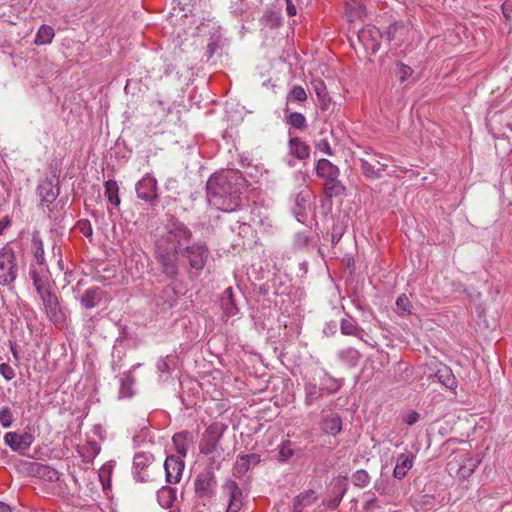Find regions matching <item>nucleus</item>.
<instances>
[{"instance_id": "a211bd4d", "label": "nucleus", "mask_w": 512, "mask_h": 512, "mask_svg": "<svg viewBox=\"0 0 512 512\" xmlns=\"http://www.w3.org/2000/svg\"><path fill=\"white\" fill-rule=\"evenodd\" d=\"M319 426L323 433L336 436L342 431V419L336 413L323 415Z\"/></svg>"}, {"instance_id": "423d86ee", "label": "nucleus", "mask_w": 512, "mask_h": 512, "mask_svg": "<svg viewBox=\"0 0 512 512\" xmlns=\"http://www.w3.org/2000/svg\"><path fill=\"white\" fill-rule=\"evenodd\" d=\"M180 252L167 249L163 244L156 245V256L162 272L171 279H176L179 272L178 256Z\"/></svg>"}, {"instance_id": "a878e982", "label": "nucleus", "mask_w": 512, "mask_h": 512, "mask_svg": "<svg viewBox=\"0 0 512 512\" xmlns=\"http://www.w3.org/2000/svg\"><path fill=\"white\" fill-rule=\"evenodd\" d=\"M102 298V290L99 287L87 289L79 298L81 305L86 309H92L98 305Z\"/></svg>"}, {"instance_id": "ddd939ff", "label": "nucleus", "mask_w": 512, "mask_h": 512, "mask_svg": "<svg viewBox=\"0 0 512 512\" xmlns=\"http://www.w3.org/2000/svg\"><path fill=\"white\" fill-rule=\"evenodd\" d=\"M42 300L45 312L47 316L53 321L55 324L62 323L64 321V315L59 306L58 298L51 291L46 292L45 294L39 295Z\"/></svg>"}, {"instance_id": "393cba45", "label": "nucleus", "mask_w": 512, "mask_h": 512, "mask_svg": "<svg viewBox=\"0 0 512 512\" xmlns=\"http://www.w3.org/2000/svg\"><path fill=\"white\" fill-rule=\"evenodd\" d=\"M435 377L438 381L450 390L457 388V381L452 370L446 365H440L435 372Z\"/></svg>"}, {"instance_id": "4be33fe9", "label": "nucleus", "mask_w": 512, "mask_h": 512, "mask_svg": "<svg viewBox=\"0 0 512 512\" xmlns=\"http://www.w3.org/2000/svg\"><path fill=\"white\" fill-rule=\"evenodd\" d=\"M220 304L227 317H233L238 314L239 308L234 299L232 287H228L224 290L220 298Z\"/></svg>"}, {"instance_id": "f704fd0d", "label": "nucleus", "mask_w": 512, "mask_h": 512, "mask_svg": "<svg viewBox=\"0 0 512 512\" xmlns=\"http://www.w3.org/2000/svg\"><path fill=\"white\" fill-rule=\"evenodd\" d=\"M119 187L115 180H108L105 182V195L108 201L114 205L119 206L120 198H119Z\"/></svg>"}, {"instance_id": "052dcab7", "label": "nucleus", "mask_w": 512, "mask_h": 512, "mask_svg": "<svg viewBox=\"0 0 512 512\" xmlns=\"http://www.w3.org/2000/svg\"><path fill=\"white\" fill-rule=\"evenodd\" d=\"M13 355L15 358H17V352L15 350H13Z\"/></svg>"}, {"instance_id": "bb28decb", "label": "nucleus", "mask_w": 512, "mask_h": 512, "mask_svg": "<svg viewBox=\"0 0 512 512\" xmlns=\"http://www.w3.org/2000/svg\"><path fill=\"white\" fill-rule=\"evenodd\" d=\"M306 406H311L316 400L320 399L326 392L322 390V385L318 386L314 381H308L304 385Z\"/></svg>"}, {"instance_id": "603ef678", "label": "nucleus", "mask_w": 512, "mask_h": 512, "mask_svg": "<svg viewBox=\"0 0 512 512\" xmlns=\"http://www.w3.org/2000/svg\"><path fill=\"white\" fill-rule=\"evenodd\" d=\"M419 418V413H417L416 411H410L405 415L404 422L408 425H413L419 420Z\"/></svg>"}, {"instance_id": "5701e85b", "label": "nucleus", "mask_w": 512, "mask_h": 512, "mask_svg": "<svg viewBox=\"0 0 512 512\" xmlns=\"http://www.w3.org/2000/svg\"><path fill=\"white\" fill-rule=\"evenodd\" d=\"M315 171L316 175L323 180L340 175L339 168L325 158L319 159L317 161Z\"/></svg>"}, {"instance_id": "ea45409f", "label": "nucleus", "mask_w": 512, "mask_h": 512, "mask_svg": "<svg viewBox=\"0 0 512 512\" xmlns=\"http://www.w3.org/2000/svg\"><path fill=\"white\" fill-rule=\"evenodd\" d=\"M14 421V414L10 407L5 406L0 409V424L3 428H9Z\"/></svg>"}, {"instance_id": "7ed1b4c3", "label": "nucleus", "mask_w": 512, "mask_h": 512, "mask_svg": "<svg viewBox=\"0 0 512 512\" xmlns=\"http://www.w3.org/2000/svg\"><path fill=\"white\" fill-rule=\"evenodd\" d=\"M153 454L149 452H138L133 458V476L138 482L154 481L160 473V468L154 463Z\"/></svg>"}, {"instance_id": "39448f33", "label": "nucleus", "mask_w": 512, "mask_h": 512, "mask_svg": "<svg viewBox=\"0 0 512 512\" xmlns=\"http://www.w3.org/2000/svg\"><path fill=\"white\" fill-rule=\"evenodd\" d=\"M180 256L188 261L191 269L201 271L208 260L209 249L205 243L197 242L181 249Z\"/></svg>"}, {"instance_id": "6ab92c4d", "label": "nucleus", "mask_w": 512, "mask_h": 512, "mask_svg": "<svg viewBox=\"0 0 512 512\" xmlns=\"http://www.w3.org/2000/svg\"><path fill=\"white\" fill-rule=\"evenodd\" d=\"M260 462V455L256 453L239 455L234 464L233 473L236 477L246 474L251 466Z\"/></svg>"}, {"instance_id": "4468645a", "label": "nucleus", "mask_w": 512, "mask_h": 512, "mask_svg": "<svg viewBox=\"0 0 512 512\" xmlns=\"http://www.w3.org/2000/svg\"><path fill=\"white\" fill-rule=\"evenodd\" d=\"M30 276L38 295L51 291L48 267H36L34 264H31Z\"/></svg>"}, {"instance_id": "3c124183", "label": "nucleus", "mask_w": 512, "mask_h": 512, "mask_svg": "<svg viewBox=\"0 0 512 512\" xmlns=\"http://www.w3.org/2000/svg\"><path fill=\"white\" fill-rule=\"evenodd\" d=\"M170 361H171V357H169V356H167L166 358L160 359L156 365L157 370L160 373L169 374L170 373Z\"/></svg>"}, {"instance_id": "f3484780", "label": "nucleus", "mask_w": 512, "mask_h": 512, "mask_svg": "<svg viewBox=\"0 0 512 512\" xmlns=\"http://www.w3.org/2000/svg\"><path fill=\"white\" fill-rule=\"evenodd\" d=\"M37 194L40 198L41 205L49 206L57 199L59 189L54 186L52 180L44 179L40 181L37 186Z\"/></svg>"}, {"instance_id": "8fccbe9b", "label": "nucleus", "mask_w": 512, "mask_h": 512, "mask_svg": "<svg viewBox=\"0 0 512 512\" xmlns=\"http://www.w3.org/2000/svg\"><path fill=\"white\" fill-rule=\"evenodd\" d=\"M37 472L41 473L43 476H47L50 481L58 480V472L48 466H41Z\"/></svg>"}, {"instance_id": "f8f14e48", "label": "nucleus", "mask_w": 512, "mask_h": 512, "mask_svg": "<svg viewBox=\"0 0 512 512\" xmlns=\"http://www.w3.org/2000/svg\"><path fill=\"white\" fill-rule=\"evenodd\" d=\"M136 193L138 198L146 202L155 201L158 198L157 180L151 174H146L137 182Z\"/></svg>"}, {"instance_id": "4c0bfd02", "label": "nucleus", "mask_w": 512, "mask_h": 512, "mask_svg": "<svg viewBox=\"0 0 512 512\" xmlns=\"http://www.w3.org/2000/svg\"><path fill=\"white\" fill-rule=\"evenodd\" d=\"M286 123L291 127L298 130H305L307 128L306 117L299 112H291L286 116Z\"/></svg>"}, {"instance_id": "a19ab883", "label": "nucleus", "mask_w": 512, "mask_h": 512, "mask_svg": "<svg viewBox=\"0 0 512 512\" xmlns=\"http://www.w3.org/2000/svg\"><path fill=\"white\" fill-rule=\"evenodd\" d=\"M306 99L307 94L301 86H294L287 95V101L304 102Z\"/></svg>"}, {"instance_id": "13d9d810", "label": "nucleus", "mask_w": 512, "mask_h": 512, "mask_svg": "<svg viewBox=\"0 0 512 512\" xmlns=\"http://www.w3.org/2000/svg\"><path fill=\"white\" fill-rule=\"evenodd\" d=\"M6 225L0 222V235L2 234L3 230L5 229Z\"/></svg>"}, {"instance_id": "bf43d9fd", "label": "nucleus", "mask_w": 512, "mask_h": 512, "mask_svg": "<svg viewBox=\"0 0 512 512\" xmlns=\"http://www.w3.org/2000/svg\"><path fill=\"white\" fill-rule=\"evenodd\" d=\"M381 158H382V159H385V160H389V159H390V157H389V156H384V155H381Z\"/></svg>"}, {"instance_id": "2f4dec72", "label": "nucleus", "mask_w": 512, "mask_h": 512, "mask_svg": "<svg viewBox=\"0 0 512 512\" xmlns=\"http://www.w3.org/2000/svg\"><path fill=\"white\" fill-rule=\"evenodd\" d=\"M360 164L363 175L370 179L380 178L381 170L386 169L388 166L387 163H381L380 161L377 160V164L381 166V169H375V166L365 159H360Z\"/></svg>"}, {"instance_id": "f257e3e1", "label": "nucleus", "mask_w": 512, "mask_h": 512, "mask_svg": "<svg viewBox=\"0 0 512 512\" xmlns=\"http://www.w3.org/2000/svg\"><path fill=\"white\" fill-rule=\"evenodd\" d=\"M245 179L237 170L212 175L207 181V197L211 205L222 211H234L239 206Z\"/></svg>"}, {"instance_id": "c03bdc74", "label": "nucleus", "mask_w": 512, "mask_h": 512, "mask_svg": "<svg viewBox=\"0 0 512 512\" xmlns=\"http://www.w3.org/2000/svg\"><path fill=\"white\" fill-rule=\"evenodd\" d=\"M356 486L365 487L370 482V476L365 470H357L352 476Z\"/></svg>"}, {"instance_id": "b1692460", "label": "nucleus", "mask_w": 512, "mask_h": 512, "mask_svg": "<svg viewBox=\"0 0 512 512\" xmlns=\"http://www.w3.org/2000/svg\"><path fill=\"white\" fill-rule=\"evenodd\" d=\"M31 252L34 256L36 267H48L44 256V245L43 241L38 232L32 234L31 239Z\"/></svg>"}, {"instance_id": "79ce46f5", "label": "nucleus", "mask_w": 512, "mask_h": 512, "mask_svg": "<svg viewBox=\"0 0 512 512\" xmlns=\"http://www.w3.org/2000/svg\"><path fill=\"white\" fill-rule=\"evenodd\" d=\"M397 311L400 314H410L411 302L406 294H401L396 300Z\"/></svg>"}, {"instance_id": "20e7f679", "label": "nucleus", "mask_w": 512, "mask_h": 512, "mask_svg": "<svg viewBox=\"0 0 512 512\" xmlns=\"http://www.w3.org/2000/svg\"><path fill=\"white\" fill-rule=\"evenodd\" d=\"M19 267L16 253L9 244L0 249V285L10 286L18 277Z\"/></svg>"}, {"instance_id": "37998d69", "label": "nucleus", "mask_w": 512, "mask_h": 512, "mask_svg": "<svg viewBox=\"0 0 512 512\" xmlns=\"http://www.w3.org/2000/svg\"><path fill=\"white\" fill-rule=\"evenodd\" d=\"M75 229L83 234L87 238H91L93 234L92 225L89 220L87 219H81L77 221L75 225Z\"/></svg>"}, {"instance_id": "5fc2aeb1", "label": "nucleus", "mask_w": 512, "mask_h": 512, "mask_svg": "<svg viewBox=\"0 0 512 512\" xmlns=\"http://www.w3.org/2000/svg\"><path fill=\"white\" fill-rule=\"evenodd\" d=\"M286 11L289 16L296 15V7L292 3V0H286Z\"/></svg>"}, {"instance_id": "c756f323", "label": "nucleus", "mask_w": 512, "mask_h": 512, "mask_svg": "<svg viewBox=\"0 0 512 512\" xmlns=\"http://www.w3.org/2000/svg\"><path fill=\"white\" fill-rule=\"evenodd\" d=\"M312 85L321 110H327L330 106L331 98L328 95L325 83L322 80H315L312 82Z\"/></svg>"}, {"instance_id": "c85d7f7f", "label": "nucleus", "mask_w": 512, "mask_h": 512, "mask_svg": "<svg viewBox=\"0 0 512 512\" xmlns=\"http://www.w3.org/2000/svg\"><path fill=\"white\" fill-rule=\"evenodd\" d=\"M323 189L326 197L333 198L342 195L345 191V186L339 180V176H334L324 180Z\"/></svg>"}, {"instance_id": "4d7b16f0", "label": "nucleus", "mask_w": 512, "mask_h": 512, "mask_svg": "<svg viewBox=\"0 0 512 512\" xmlns=\"http://www.w3.org/2000/svg\"><path fill=\"white\" fill-rule=\"evenodd\" d=\"M0 512H11V509L7 504L0 502Z\"/></svg>"}, {"instance_id": "58836bf2", "label": "nucleus", "mask_w": 512, "mask_h": 512, "mask_svg": "<svg viewBox=\"0 0 512 512\" xmlns=\"http://www.w3.org/2000/svg\"><path fill=\"white\" fill-rule=\"evenodd\" d=\"M293 454L294 450L292 449V442L290 440L283 441L279 446V461L286 462L293 456Z\"/></svg>"}, {"instance_id": "9d476101", "label": "nucleus", "mask_w": 512, "mask_h": 512, "mask_svg": "<svg viewBox=\"0 0 512 512\" xmlns=\"http://www.w3.org/2000/svg\"><path fill=\"white\" fill-rule=\"evenodd\" d=\"M382 37L380 30L374 26H366L358 31V40L371 54L379 50Z\"/></svg>"}, {"instance_id": "de8ad7c7", "label": "nucleus", "mask_w": 512, "mask_h": 512, "mask_svg": "<svg viewBox=\"0 0 512 512\" xmlns=\"http://www.w3.org/2000/svg\"><path fill=\"white\" fill-rule=\"evenodd\" d=\"M315 147L320 152L326 154L327 156H333L334 151L331 148V145L327 139H320L316 142Z\"/></svg>"}, {"instance_id": "7c9ffc66", "label": "nucleus", "mask_w": 512, "mask_h": 512, "mask_svg": "<svg viewBox=\"0 0 512 512\" xmlns=\"http://www.w3.org/2000/svg\"><path fill=\"white\" fill-rule=\"evenodd\" d=\"M176 499V489L170 486H163L157 492L158 503L163 508H170Z\"/></svg>"}, {"instance_id": "e433bc0d", "label": "nucleus", "mask_w": 512, "mask_h": 512, "mask_svg": "<svg viewBox=\"0 0 512 512\" xmlns=\"http://www.w3.org/2000/svg\"><path fill=\"white\" fill-rule=\"evenodd\" d=\"M341 333L344 335H351L359 337L362 329L358 326L356 321L352 318L342 319L340 324Z\"/></svg>"}, {"instance_id": "0eeeda50", "label": "nucleus", "mask_w": 512, "mask_h": 512, "mask_svg": "<svg viewBox=\"0 0 512 512\" xmlns=\"http://www.w3.org/2000/svg\"><path fill=\"white\" fill-rule=\"evenodd\" d=\"M217 479L210 469L199 473L194 481L195 495L203 500H211L216 494Z\"/></svg>"}, {"instance_id": "f03ea898", "label": "nucleus", "mask_w": 512, "mask_h": 512, "mask_svg": "<svg viewBox=\"0 0 512 512\" xmlns=\"http://www.w3.org/2000/svg\"><path fill=\"white\" fill-rule=\"evenodd\" d=\"M192 238V232L182 222L171 218L165 225V234L157 241V244H163L169 250L173 248L180 252L185 246H188Z\"/></svg>"}, {"instance_id": "473e14b6", "label": "nucleus", "mask_w": 512, "mask_h": 512, "mask_svg": "<svg viewBox=\"0 0 512 512\" xmlns=\"http://www.w3.org/2000/svg\"><path fill=\"white\" fill-rule=\"evenodd\" d=\"M55 36L54 29L48 25H41L36 33L34 43L36 45H45L52 42Z\"/></svg>"}, {"instance_id": "6e6552de", "label": "nucleus", "mask_w": 512, "mask_h": 512, "mask_svg": "<svg viewBox=\"0 0 512 512\" xmlns=\"http://www.w3.org/2000/svg\"><path fill=\"white\" fill-rule=\"evenodd\" d=\"M222 497L227 501L225 512H240L244 505V494L233 479H226L221 486Z\"/></svg>"}, {"instance_id": "cd10ccee", "label": "nucleus", "mask_w": 512, "mask_h": 512, "mask_svg": "<svg viewBox=\"0 0 512 512\" xmlns=\"http://www.w3.org/2000/svg\"><path fill=\"white\" fill-rule=\"evenodd\" d=\"M317 497L313 490L305 491L293 499V512H303L306 507L311 506Z\"/></svg>"}, {"instance_id": "09e8293b", "label": "nucleus", "mask_w": 512, "mask_h": 512, "mask_svg": "<svg viewBox=\"0 0 512 512\" xmlns=\"http://www.w3.org/2000/svg\"><path fill=\"white\" fill-rule=\"evenodd\" d=\"M0 375L6 381H10L15 377L16 373H15L14 368H12L8 363H1L0 364Z\"/></svg>"}, {"instance_id": "c9c22d12", "label": "nucleus", "mask_w": 512, "mask_h": 512, "mask_svg": "<svg viewBox=\"0 0 512 512\" xmlns=\"http://www.w3.org/2000/svg\"><path fill=\"white\" fill-rule=\"evenodd\" d=\"M339 358L349 366H356L361 354L357 349L349 347L340 351Z\"/></svg>"}, {"instance_id": "72a5a7b5", "label": "nucleus", "mask_w": 512, "mask_h": 512, "mask_svg": "<svg viewBox=\"0 0 512 512\" xmlns=\"http://www.w3.org/2000/svg\"><path fill=\"white\" fill-rule=\"evenodd\" d=\"M320 385H322V390H324L326 394L329 395L338 392L342 386V383L341 381L335 379L333 376L325 372L323 378H321Z\"/></svg>"}, {"instance_id": "a18cd8bd", "label": "nucleus", "mask_w": 512, "mask_h": 512, "mask_svg": "<svg viewBox=\"0 0 512 512\" xmlns=\"http://www.w3.org/2000/svg\"><path fill=\"white\" fill-rule=\"evenodd\" d=\"M186 435L185 433H178L173 436V442L176 445L177 452L182 455V457L186 456L187 447L185 444Z\"/></svg>"}, {"instance_id": "864d4df0", "label": "nucleus", "mask_w": 512, "mask_h": 512, "mask_svg": "<svg viewBox=\"0 0 512 512\" xmlns=\"http://www.w3.org/2000/svg\"><path fill=\"white\" fill-rule=\"evenodd\" d=\"M476 467H477V465L475 463L471 464V466L469 468H467L466 466H462L459 469V473L462 477L469 476L474 472Z\"/></svg>"}, {"instance_id": "aec40b11", "label": "nucleus", "mask_w": 512, "mask_h": 512, "mask_svg": "<svg viewBox=\"0 0 512 512\" xmlns=\"http://www.w3.org/2000/svg\"><path fill=\"white\" fill-rule=\"evenodd\" d=\"M415 456L412 452H405L398 455L393 476L396 479H403L413 467Z\"/></svg>"}, {"instance_id": "49530a36", "label": "nucleus", "mask_w": 512, "mask_h": 512, "mask_svg": "<svg viewBox=\"0 0 512 512\" xmlns=\"http://www.w3.org/2000/svg\"><path fill=\"white\" fill-rule=\"evenodd\" d=\"M412 74L413 70L410 66L404 63L397 64L396 76L398 77L401 83L407 80Z\"/></svg>"}, {"instance_id": "dca6fc26", "label": "nucleus", "mask_w": 512, "mask_h": 512, "mask_svg": "<svg viewBox=\"0 0 512 512\" xmlns=\"http://www.w3.org/2000/svg\"><path fill=\"white\" fill-rule=\"evenodd\" d=\"M4 441L13 451H25L33 443L34 437L30 432L18 434L16 432H7Z\"/></svg>"}, {"instance_id": "6e6d98bb", "label": "nucleus", "mask_w": 512, "mask_h": 512, "mask_svg": "<svg viewBox=\"0 0 512 512\" xmlns=\"http://www.w3.org/2000/svg\"><path fill=\"white\" fill-rule=\"evenodd\" d=\"M109 473H110V470L105 468V467H102L100 472H99V477H100V480H101V482L103 484V487H105L104 476H105V474L108 475Z\"/></svg>"}, {"instance_id": "9b49d317", "label": "nucleus", "mask_w": 512, "mask_h": 512, "mask_svg": "<svg viewBox=\"0 0 512 512\" xmlns=\"http://www.w3.org/2000/svg\"><path fill=\"white\" fill-rule=\"evenodd\" d=\"M413 34V29L409 24L396 22L390 25L386 32V38L394 46L399 47L409 41Z\"/></svg>"}, {"instance_id": "1a4fd4ad", "label": "nucleus", "mask_w": 512, "mask_h": 512, "mask_svg": "<svg viewBox=\"0 0 512 512\" xmlns=\"http://www.w3.org/2000/svg\"><path fill=\"white\" fill-rule=\"evenodd\" d=\"M226 426L219 422L210 424L204 431L199 443V450L202 454L208 455L213 453L221 439Z\"/></svg>"}, {"instance_id": "412c9836", "label": "nucleus", "mask_w": 512, "mask_h": 512, "mask_svg": "<svg viewBox=\"0 0 512 512\" xmlns=\"http://www.w3.org/2000/svg\"><path fill=\"white\" fill-rule=\"evenodd\" d=\"M289 154L299 160H305L310 156L309 145L298 137H291L288 142Z\"/></svg>"}, {"instance_id": "2eb2a0df", "label": "nucleus", "mask_w": 512, "mask_h": 512, "mask_svg": "<svg viewBox=\"0 0 512 512\" xmlns=\"http://www.w3.org/2000/svg\"><path fill=\"white\" fill-rule=\"evenodd\" d=\"M185 464L179 456H168L164 462L166 481L170 484L180 482Z\"/></svg>"}]
</instances>
